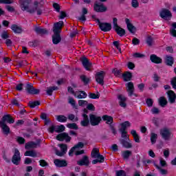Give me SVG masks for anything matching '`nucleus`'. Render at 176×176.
Instances as JSON below:
<instances>
[{
  "label": "nucleus",
  "instance_id": "nucleus-1",
  "mask_svg": "<svg viewBox=\"0 0 176 176\" xmlns=\"http://www.w3.org/2000/svg\"><path fill=\"white\" fill-rule=\"evenodd\" d=\"M20 8L23 12H27L30 14H34L36 12L38 16L42 14V9L39 8V1L32 0H19V1Z\"/></svg>",
  "mask_w": 176,
  "mask_h": 176
},
{
  "label": "nucleus",
  "instance_id": "nucleus-2",
  "mask_svg": "<svg viewBox=\"0 0 176 176\" xmlns=\"http://www.w3.org/2000/svg\"><path fill=\"white\" fill-rule=\"evenodd\" d=\"M85 146V144L82 142H78L76 145L72 147L69 151V155L74 156V152H75L76 156H79V155H83L85 153V151L79 149H82Z\"/></svg>",
  "mask_w": 176,
  "mask_h": 176
},
{
  "label": "nucleus",
  "instance_id": "nucleus-3",
  "mask_svg": "<svg viewBox=\"0 0 176 176\" xmlns=\"http://www.w3.org/2000/svg\"><path fill=\"white\" fill-rule=\"evenodd\" d=\"M160 134L162 136V138L166 141H168L170 138H173V136L170 129L167 128L161 129L160 130Z\"/></svg>",
  "mask_w": 176,
  "mask_h": 176
},
{
  "label": "nucleus",
  "instance_id": "nucleus-4",
  "mask_svg": "<svg viewBox=\"0 0 176 176\" xmlns=\"http://www.w3.org/2000/svg\"><path fill=\"white\" fill-rule=\"evenodd\" d=\"M91 157H94V159H97V160L99 161V163H104L105 158H104V156L101 154H100V149L97 148H94L92 150V152L91 153Z\"/></svg>",
  "mask_w": 176,
  "mask_h": 176
},
{
  "label": "nucleus",
  "instance_id": "nucleus-5",
  "mask_svg": "<svg viewBox=\"0 0 176 176\" xmlns=\"http://www.w3.org/2000/svg\"><path fill=\"white\" fill-rule=\"evenodd\" d=\"M96 23L99 25L101 31H103L104 32H108L112 30V25H111V23H101L100 19H96Z\"/></svg>",
  "mask_w": 176,
  "mask_h": 176
},
{
  "label": "nucleus",
  "instance_id": "nucleus-6",
  "mask_svg": "<svg viewBox=\"0 0 176 176\" xmlns=\"http://www.w3.org/2000/svg\"><path fill=\"white\" fill-rule=\"evenodd\" d=\"M89 122L91 126H98L100 124V122H101V117L91 114L89 115Z\"/></svg>",
  "mask_w": 176,
  "mask_h": 176
},
{
  "label": "nucleus",
  "instance_id": "nucleus-7",
  "mask_svg": "<svg viewBox=\"0 0 176 176\" xmlns=\"http://www.w3.org/2000/svg\"><path fill=\"white\" fill-rule=\"evenodd\" d=\"M160 16L162 17V19H164V20H170V19H171L173 16V14L170 10L164 8L162 9L160 12Z\"/></svg>",
  "mask_w": 176,
  "mask_h": 176
},
{
  "label": "nucleus",
  "instance_id": "nucleus-8",
  "mask_svg": "<svg viewBox=\"0 0 176 176\" xmlns=\"http://www.w3.org/2000/svg\"><path fill=\"white\" fill-rule=\"evenodd\" d=\"M58 146L60 148V151H58V150H55L56 155L57 156H64L65 154L67 153V151L68 150V146L67 144H58Z\"/></svg>",
  "mask_w": 176,
  "mask_h": 176
},
{
  "label": "nucleus",
  "instance_id": "nucleus-9",
  "mask_svg": "<svg viewBox=\"0 0 176 176\" xmlns=\"http://www.w3.org/2000/svg\"><path fill=\"white\" fill-rule=\"evenodd\" d=\"M126 91L129 97H131L132 96L138 97V96L136 94H134V84L133 82H129L126 84Z\"/></svg>",
  "mask_w": 176,
  "mask_h": 176
},
{
  "label": "nucleus",
  "instance_id": "nucleus-10",
  "mask_svg": "<svg viewBox=\"0 0 176 176\" xmlns=\"http://www.w3.org/2000/svg\"><path fill=\"white\" fill-rule=\"evenodd\" d=\"M104 76H105V72L104 71H101L100 72L96 73L95 76V79L99 85H104Z\"/></svg>",
  "mask_w": 176,
  "mask_h": 176
},
{
  "label": "nucleus",
  "instance_id": "nucleus-11",
  "mask_svg": "<svg viewBox=\"0 0 176 176\" xmlns=\"http://www.w3.org/2000/svg\"><path fill=\"white\" fill-rule=\"evenodd\" d=\"M21 161V157H20V151L17 148H15L14 150V154L12 157V162L14 164H16L18 166V164H20V162Z\"/></svg>",
  "mask_w": 176,
  "mask_h": 176
},
{
  "label": "nucleus",
  "instance_id": "nucleus-12",
  "mask_svg": "<svg viewBox=\"0 0 176 176\" xmlns=\"http://www.w3.org/2000/svg\"><path fill=\"white\" fill-rule=\"evenodd\" d=\"M63 25H64V22L60 21L58 23H54L53 28L54 34H60L61 32V29L63 28Z\"/></svg>",
  "mask_w": 176,
  "mask_h": 176
},
{
  "label": "nucleus",
  "instance_id": "nucleus-13",
  "mask_svg": "<svg viewBox=\"0 0 176 176\" xmlns=\"http://www.w3.org/2000/svg\"><path fill=\"white\" fill-rule=\"evenodd\" d=\"M65 130V126L64 125H60V126H52L51 127L49 128V131L50 133H63Z\"/></svg>",
  "mask_w": 176,
  "mask_h": 176
},
{
  "label": "nucleus",
  "instance_id": "nucleus-14",
  "mask_svg": "<svg viewBox=\"0 0 176 176\" xmlns=\"http://www.w3.org/2000/svg\"><path fill=\"white\" fill-rule=\"evenodd\" d=\"M56 140H58V141H66V142H69V141H71V137H69L67 133H62L56 136Z\"/></svg>",
  "mask_w": 176,
  "mask_h": 176
},
{
  "label": "nucleus",
  "instance_id": "nucleus-15",
  "mask_svg": "<svg viewBox=\"0 0 176 176\" xmlns=\"http://www.w3.org/2000/svg\"><path fill=\"white\" fill-rule=\"evenodd\" d=\"M25 90L29 94H39V89L34 88V86L30 84H28L25 87Z\"/></svg>",
  "mask_w": 176,
  "mask_h": 176
},
{
  "label": "nucleus",
  "instance_id": "nucleus-16",
  "mask_svg": "<svg viewBox=\"0 0 176 176\" xmlns=\"http://www.w3.org/2000/svg\"><path fill=\"white\" fill-rule=\"evenodd\" d=\"M94 9L96 12H98V13H102L104 12H107V8L104 4H98L96 3L94 6Z\"/></svg>",
  "mask_w": 176,
  "mask_h": 176
},
{
  "label": "nucleus",
  "instance_id": "nucleus-17",
  "mask_svg": "<svg viewBox=\"0 0 176 176\" xmlns=\"http://www.w3.org/2000/svg\"><path fill=\"white\" fill-rule=\"evenodd\" d=\"M81 63L84 68H85L87 71H90V68H91V63H90V61L89 60V59H87V58L82 57L81 58Z\"/></svg>",
  "mask_w": 176,
  "mask_h": 176
},
{
  "label": "nucleus",
  "instance_id": "nucleus-18",
  "mask_svg": "<svg viewBox=\"0 0 176 176\" xmlns=\"http://www.w3.org/2000/svg\"><path fill=\"white\" fill-rule=\"evenodd\" d=\"M86 113H87V109H84V114H82V120L80 122L81 126H83L84 127H86L87 126H89V117L87 116V115H86Z\"/></svg>",
  "mask_w": 176,
  "mask_h": 176
},
{
  "label": "nucleus",
  "instance_id": "nucleus-19",
  "mask_svg": "<svg viewBox=\"0 0 176 176\" xmlns=\"http://www.w3.org/2000/svg\"><path fill=\"white\" fill-rule=\"evenodd\" d=\"M125 23L126 24V27H127V29L129 31V32H131V34H135V31H137V30L135 29V27H134V25H133L131 22H130V19H126Z\"/></svg>",
  "mask_w": 176,
  "mask_h": 176
},
{
  "label": "nucleus",
  "instance_id": "nucleus-20",
  "mask_svg": "<svg viewBox=\"0 0 176 176\" xmlns=\"http://www.w3.org/2000/svg\"><path fill=\"white\" fill-rule=\"evenodd\" d=\"M90 161H89V157L85 155L82 160L77 162L78 166H89Z\"/></svg>",
  "mask_w": 176,
  "mask_h": 176
},
{
  "label": "nucleus",
  "instance_id": "nucleus-21",
  "mask_svg": "<svg viewBox=\"0 0 176 176\" xmlns=\"http://www.w3.org/2000/svg\"><path fill=\"white\" fill-rule=\"evenodd\" d=\"M54 163L56 167H67V161L61 160H54Z\"/></svg>",
  "mask_w": 176,
  "mask_h": 176
},
{
  "label": "nucleus",
  "instance_id": "nucleus-22",
  "mask_svg": "<svg viewBox=\"0 0 176 176\" xmlns=\"http://www.w3.org/2000/svg\"><path fill=\"white\" fill-rule=\"evenodd\" d=\"M0 127H1L3 134L8 135L10 133V128L3 122H0Z\"/></svg>",
  "mask_w": 176,
  "mask_h": 176
},
{
  "label": "nucleus",
  "instance_id": "nucleus-23",
  "mask_svg": "<svg viewBox=\"0 0 176 176\" xmlns=\"http://www.w3.org/2000/svg\"><path fill=\"white\" fill-rule=\"evenodd\" d=\"M118 100H119L120 107H122V108H126V101L127 100L126 97H124V96L123 95H119Z\"/></svg>",
  "mask_w": 176,
  "mask_h": 176
},
{
  "label": "nucleus",
  "instance_id": "nucleus-24",
  "mask_svg": "<svg viewBox=\"0 0 176 176\" xmlns=\"http://www.w3.org/2000/svg\"><path fill=\"white\" fill-rule=\"evenodd\" d=\"M151 61L155 64H162V60L160 57H158L155 54H152L150 56Z\"/></svg>",
  "mask_w": 176,
  "mask_h": 176
},
{
  "label": "nucleus",
  "instance_id": "nucleus-25",
  "mask_svg": "<svg viewBox=\"0 0 176 176\" xmlns=\"http://www.w3.org/2000/svg\"><path fill=\"white\" fill-rule=\"evenodd\" d=\"M52 42L54 45H57L61 42L60 33H54V34L52 36Z\"/></svg>",
  "mask_w": 176,
  "mask_h": 176
},
{
  "label": "nucleus",
  "instance_id": "nucleus-26",
  "mask_svg": "<svg viewBox=\"0 0 176 176\" xmlns=\"http://www.w3.org/2000/svg\"><path fill=\"white\" fill-rule=\"evenodd\" d=\"M167 94H168L170 102L171 104H173V102H175V98H176L175 93H174V91L171 90H169L167 91Z\"/></svg>",
  "mask_w": 176,
  "mask_h": 176
},
{
  "label": "nucleus",
  "instance_id": "nucleus-27",
  "mask_svg": "<svg viewBox=\"0 0 176 176\" xmlns=\"http://www.w3.org/2000/svg\"><path fill=\"white\" fill-rule=\"evenodd\" d=\"M0 122H3V123H5L6 122H7L8 123L12 124V123H14V120L12 118L10 115H6L3 116L1 121Z\"/></svg>",
  "mask_w": 176,
  "mask_h": 176
},
{
  "label": "nucleus",
  "instance_id": "nucleus-28",
  "mask_svg": "<svg viewBox=\"0 0 176 176\" xmlns=\"http://www.w3.org/2000/svg\"><path fill=\"white\" fill-rule=\"evenodd\" d=\"M74 96L79 99L86 98V97H87V94L83 91H78L75 92Z\"/></svg>",
  "mask_w": 176,
  "mask_h": 176
},
{
  "label": "nucleus",
  "instance_id": "nucleus-29",
  "mask_svg": "<svg viewBox=\"0 0 176 176\" xmlns=\"http://www.w3.org/2000/svg\"><path fill=\"white\" fill-rule=\"evenodd\" d=\"M11 30H12L14 34H21V32H23V28L17 25H12L11 26Z\"/></svg>",
  "mask_w": 176,
  "mask_h": 176
},
{
  "label": "nucleus",
  "instance_id": "nucleus-30",
  "mask_svg": "<svg viewBox=\"0 0 176 176\" xmlns=\"http://www.w3.org/2000/svg\"><path fill=\"white\" fill-rule=\"evenodd\" d=\"M102 119L104 122H106L107 124H112L113 122V118L108 115L103 116Z\"/></svg>",
  "mask_w": 176,
  "mask_h": 176
},
{
  "label": "nucleus",
  "instance_id": "nucleus-31",
  "mask_svg": "<svg viewBox=\"0 0 176 176\" xmlns=\"http://www.w3.org/2000/svg\"><path fill=\"white\" fill-rule=\"evenodd\" d=\"M114 30L116 32H117L118 35H119V36H123V35L126 34V31L124 30V29L120 28V26L114 28Z\"/></svg>",
  "mask_w": 176,
  "mask_h": 176
},
{
  "label": "nucleus",
  "instance_id": "nucleus-32",
  "mask_svg": "<svg viewBox=\"0 0 176 176\" xmlns=\"http://www.w3.org/2000/svg\"><path fill=\"white\" fill-rule=\"evenodd\" d=\"M34 31L36 32V34H39L40 35H45V34H47V30L46 29L39 27L35 28Z\"/></svg>",
  "mask_w": 176,
  "mask_h": 176
},
{
  "label": "nucleus",
  "instance_id": "nucleus-33",
  "mask_svg": "<svg viewBox=\"0 0 176 176\" xmlns=\"http://www.w3.org/2000/svg\"><path fill=\"white\" fill-rule=\"evenodd\" d=\"M131 134L133 135L135 142L140 143V136L137 133V131L135 130H131Z\"/></svg>",
  "mask_w": 176,
  "mask_h": 176
},
{
  "label": "nucleus",
  "instance_id": "nucleus-34",
  "mask_svg": "<svg viewBox=\"0 0 176 176\" xmlns=\"http://www.w3.org/2000/svg\"><path fill=\"white\" fill-rule=\"evenodd\" d=\"M37 145L38 144L34 142H30L25 144V149H32L34 148H36Z\"/></svg>",
  "mask_w": 176,
  "mask_h": 176
},
{
  "label": "nucleus",
  "instance_id": "nucleus-35",
  "mask_svg": "<svg viewBox=\"0 0 176 176\" xmlns=\"http://www.w3.org/2000/svg\"><path fill=\"white\" fill-rule=\"evenodd\" d=\"M165 63L167 65H173L174 64V59L170 56H166L165 58Z\"/></svg>",
  "mask_w": 176,
  "mask_h": 176
},
{
  "label": "nucleus",
  "instance_id": "nucleus-36",
  "mask_svg": "<svg viewBox=\"0 0 176 176\" xmlns=\"http://www.w3.org/2000/svg\"><path fill=\"white\" fill-rule=\"evenodd\" d=\"M25 156H30L31 157H36L37 154L36 152L35 151H27L25 153H24Z\"/></svg>",
  "mask_w": 176,
  "mask_h": 176
},
{
  "label": "nucleus",
  "instance_id": "nucleus-37",
  "mask_svg": "<svg viewBox=\"0 0 176 176\" xmlns=\"http://www.w3.org/2000/svg\"><path fill=\"white\" fill-rule=\"evenodd\" d=\"M121 144H122V146L124 147V148H126L127 149L130 148H133V144H131V143H130L128 141H126V140H122L121 141Z\"/></svg>",
  "mask_w": 176,
  "mask_h": 176
},
{
  "label": "nucleus",
  "instance_id": "nucleus-38",
  "mask_svg": "<svg viewBox=\"0 0 176 176\" xmlns=\"http://www.w3.org/2000/svg\"><path fill=\"white\" fill-rule=\"evenodd\" d=\"M131 73L130 72H126L125 74H123L124 80L125 82H129V80H131Z\"/></svg>",
  "mask_w": 176,
  "mask_h": 176
},
{
  "label": "nucleus",
  "instance_id": "nucleus-39",
  "mask_svg": "<svg viewBox=\"0 0 176 176\" xmlns=\"http://www.w3.org/2000/svg\"><path fill=\"white\" fill-rule=\"evenodd\" d=\"M160 105L162 107H166L167 105V99L164 97H160L159 99Z\"/></svg>",
  "mask_w": 176,
  "mask_h": 176
},
{
  "label": "nucleus",
  "instance_id": "nucleus-40",
  "mask_svg": "<svg viewBox=\"0 0 176 176\" xmlns=\"http://www.w3.org/2000/svg\"><path fill=\"white\" fill-rule=\"evenodd\" d=\"M131 155V151L126 150L125 151H122V156L123 159H129L130 157V155Z\"/></svg>",
  "mask_w": 176,
  "mask_h": 176
},
{
  "label": "nucleus",
  "instance_id": "nucleus-41",
  "mask_svg": "<svg viewBox=\"0 0 176 176\" xmlns=\"http://www.w3.org/2000/svg\"><path fill=\"white\" fill-rule=\"evenodd\" d=\"M130 126H131V124L130 123V122L126 121L121 124L120 129L126 131V129H127V127H130Z\"/></svg>",
  "mask_w": 176,
  "mask_h": 176
},
{
  "label": "nucleus",
  "instance_id": "nucleus-42",
  "mask_svg": "<svg viewBox=\"0 0 176 176\" xmlns=\"http://www.w3.org/2000/svg\"><path fill=\"white\" fill-rule=\"evenodd\" d=\"M67 117L65 116H56V120L58 122H60V123H65L67 122Z\"/></svg>",
  "mask_w": 176,
  "mask_h": 176
},
{
  "label": "nucleus",
  "instance_id": "nucleus-43",
  "mask_svg": "<svg viewBox=\"0 0 176 176\" xmlns=\"http://www.w3.org/2000/svg\"><path fill=\"white\" fill-rule=\"evenodd\" d=\"M28 105L30 108H35V107L41 105V102H39V101H30L29 102Z\"/></svg>",
  "mask_w": 176,
  "mask_h": 176
},
{
  "label": "nucleus",
  "instance_id": "nucleus-44",
  "mask_svg": "<svg viewBox=\"0 0 176 176\" xmlns=\"http://www.w3.org/2000/svg\"><path fill=\"white\" fill-rule=\"evenodd\" d=\"M170 34L172 36H176V23L172 25V28L170 30Z\"/></svg>",
  "mask_w": 176,
  "mask_h": 176
},
{
  "label": "nucleus",
  "instance_id": "nucleus-45",
  "mask_svg": "<svg viewBox=\"0 0 176 176\" xmlns=\"http://www.w3.org/2000/svg\"><path fill=\"white\" fill-rule=\"evenodd\" d=\"M57 89H58L57 87H48L47 89V94L48 96H52V94H53V91H54V90H57Z\"/></svg>",
  "mask_w": 176,
  "mask_h": 176
},
{
  "label": "nucleus",
  "instance_id": "nucleus-46",
  "mask_svg": "<svg viewBox=\"0 0 176 176\" xmlns=\"http://www.w3.org/2000/svg\"><path fill=\"white\" fill-rule=\"evenodd\" d=\"M156 140H157V134L155 133H151V141L152 144H155L156 143Z\"/></svg>",
  "mask_w": 176,
  "mask_h": 176
},
{
  "label": "nucleus",
  "instance_id": "nucleus-47",
  "mask_svg": "<svg viewBox=\"0 0 176 176\" xmlns=\"http://www.w3.org/2000/svg\"><path fill=\"white\" fill-rule=\"evenodd\" d=\"M80 79H81L82 82H83V83H85V85H87V83H89V82H90V78L85 75L81 76Z\"/></svg>",
  "mask_w": 176,
  "mask_h": 176
},
{
  "label": "nucleus",
  "instance_id": "nucleus-48",
  "mask_svg": "<svg viewBox=\"0 0 176 176\" xmlns=\"http://www.w3.org/2000/svg\"><path fill=\"white\" fill-rule=\"evenodd\" d=\"M68 102L71 104L72 107H75L76 105V101H75V99H74L73 98L69 97Z\"/></svg>",
  "mask_w": 176,
  "mask_h": 176
},
{
  "label": "nucleus",
  "instance_id": "nucleus-49",
  "mask_svg": "<svg viewBox=\"0 0 176 176\" xmlns=\"http://www.w3.org/2000/svg\"><path fill=\"white\" fill-rule=\"evenodd\" d=\"M146 43L148 46H152V45H153V38H152L151 36H148L146 39Z\"/></svg>",
  "mask_w": 176,
  "mask_h": 176
},
{
  "label": "nucleus",
  "instance_id": "nucleus-50",
  "mask_svg": "<svg viewBox=\"0 0 176 176\" xmlns=\"http://www.w3.org/2000/svg\"><path fill=\"white\" fill-rule=\"evenodd\" d=\"M68 119L69 120H72V122H78V117H76L75 115H74V114H69L68 116Z\"/></svg>",
  "mask_w": 176,
  "mask_h": 176
},
{
  "label": "nucleus",
  "instance_id": "nucleus-51",
  "mask_svg": "<svg viewBox=\"0 0 176 176\" xmlns=\"http://www.w3.org/2000/svg\"><path fill=\"white\" fill-rule=\"evenodd\" d=\"M89 97L93 100H96L97 98H100V94H89Z\"/></svg>",
  "mask_w": 176,
  "mask_h": 176
},
{
  "label": "nucleus",
  "instance_id": "nucleus-52",
  "mask_svg": "<svg viewBox=\"0 0 176 176\" xmlns=\"http://www.w3.org/2000/svg\"><path fill=\"white\" fill-rule=\"evenodd\" d=\"M67 127L68 129H73L74 130H78V125L75 123H72V124H67Z\"/></svg>",
  "mask_w": 176,
  "mask_h": 176
},
{
  "label": "nucleus",
  "instance_id": "nucleus-53",
  "mask_svg": "<svg viewBox=\"0 0 176 176\" xmlns=\"http://www.w3.org/2000/svg\"><path fill=\"white\" fill-rule=\"evenodd\" d=\"M131 6L135 9H137L140 6V3H138V0H132Z\"/></svg>",
  "mask_w": 176,
  "mask_h": 176
},
{
  "label": "nucleus",
  "instance_id": "nucleus-54",
  "mask_svg": "<svg viewBox=\"0 0 176 176\" xmlns=\"http://www.w3.org/2000/svg\"><path fill=\"white\" fill-rule=\"evenodd\" d=\"M155 167L159 169L160 173L162 175H167V170L161 168L160 166L156 165Z\"/></svg>",
  "mask_w": 176,
  "mask_h": 176
},
{
  "label": "nucleus",
  "instance_id": "nucleus-55",
  "mask_svg": "<svg viewBox=\"0 0 176 176\" xmlns=\"http://www.w3.org/2000/svg\"><path fill=\"white\" fill-rule=\"evenodd\" d=\"M120 131L121 133V135L122 138H127V131L124 129H120Z\"/></svg>",
  "mask_w": 176,
  "mask_h": 176
},
{
  "label": "nucleus",
  "instance_id": "nucleus-56",
  "mask_svg": "<svg viewBox=\"0 0 176 176\" xmlns=\"http://www.w3.org/2000/svg\"><path fill=\"white\" fill-rule=\"evenodd\" d=\"M78 105L80 107H86V105H87V101L86 100H78Z\"/></svg>",
  "mask_w": 176,
  "mask_h": 176
},
{
  "label": "nucleus",
  "instance_id": "nucleus-57",
  "mask_svg": "<svg viewBox=\"0 0 176 176\" xmlns=\"http://www.w3.org/2000/svg\"><path fill=\"white\" fill-rule=\"evenodd\" d=\"M116 176H126V172L122 170H118L116 171Z\"/></svg>",
  "mask_w": 176,
  "mask_h": 176
},
{
  "label": "nucleus",
  "instance_id": "nucleus-58",
  "mask_svg": "<svg viewBox=\"0 0 176 176\" xmlns=\"http://www.w3.org/2000/svg\"><path fill=\"white\" fill-rule=\"evenodd\" d=\"M170 85L173 86V89H176V77L171 79Z\"/></svg>",
  "mask_w": 176,
  "mask_h": 176
},
{
  "label": "nucleus",
  "instance_id": "nucleus-59",
  "mask_svg": "<svg viewBox=\"0 0 176 176\" xmlns=\"http://www.w3.org/2000/svg\"><path fill=\"white\" fill-rule=\"evenodd\" d=\"M112 74H113L115 76H119V75H120V70L114 69L112 70Z\"/></svg>",
  "mask_w": 176,
  "mask_h": 176
},
{
  "label": "nucleus",
  "instance_id": "nucleus-60",
  "mask_svg": "<svg viewBox=\"0 0 176 176\" xmlns=\"http://www.w3.org/2000/svg\"><path fill=\"white\" fill-rule=\"evenodd\" d=\"M164 156L165 159H168V156H170V151L168 149L164 150Z\"/></svg>",
  "mask_w": 176,
  "mask_h": 176
},
{
  "label": "nucleus",
  "instance_id": "nucleus-61",
  "mask_svg": "<svg viewBox=\"0 0 176 176\" xmlns=\"http://www.w3.org/2000/svg\"><path fill=\"white\" fill-rule=\"evenodd\" d=\"M16 141L17 142H19V144H24V142H25V140L24 139V138L21 137H18L16 138Z\"/></svg>",
  "mask_w": 176,
  "mask_h": 176
},
{
  "label": "nucleus",
  "instance_id": "nucleus-62",
  "mask_svg": "<svg viewBox=\"0 0 176 176\" xmlns=\"http://www.w3.org/2000/svg\"><path fill=\"white\" fill-rule=\"evenodd\" d=\"M53 8H54V9H55V10L56 11V12H60V5L58 4V3H54V4H53Z\"/></svg>",
  "mask_w": 176,
  "mask_h": 176
},
{
  "label": "nucleus",
  "instance_id": "nucleus-63",
  "mask_svg": "<svg viewBox=\"0 0 176 176\" xmlns=\"http://www.w3.org/2000/svg\"><path fill=\"white\" fill-rule=\"evenodd\" d=\"M0 3H5V4L13 3V0H0Z\"/></svg>",
  "mask_w": 176,
  "mask_h": 176
},
{
  "label": "nucleus",
  "instance_id": "nucleus-64",
  "mask_svg": "<svg viewBox=\"0 0 176 176\" xmlns=\"http://www.w3.org/2000/svg\"><path fill=\"white\" fill-rule=\"evenodd\" d=\"M132 43L134 45H140V39H138L135 37L133 38V39L132 40Z\"/></svg>",
  "mask_w": 176,
  "mask_h": 176
}]
</instances>
